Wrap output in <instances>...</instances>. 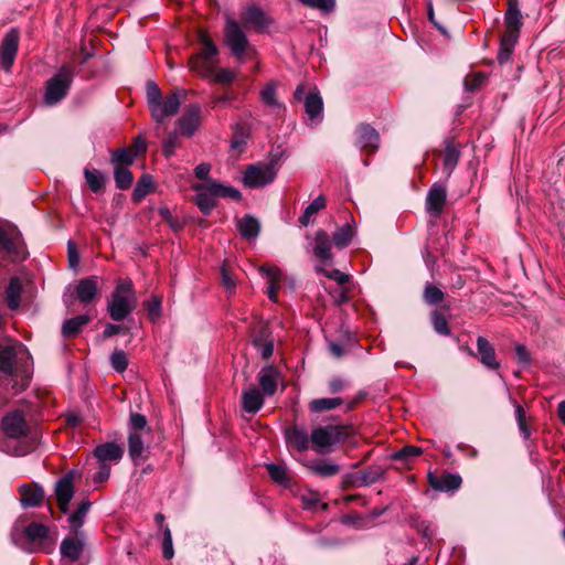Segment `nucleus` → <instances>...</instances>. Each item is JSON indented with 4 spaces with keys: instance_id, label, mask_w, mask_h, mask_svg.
I'll list each match as a JSON object with an SVG mask.
<instances>
[{
    "instance_id": "obj_35",
    "label": "nucleus",
    "mask_w": 565,
    "mask_h": 565,
    "mask_svg": "<svg viewBox=\"0 0 565 565\" xmlns=\"http://www.w3.org/2000/svg\"><path fill=\"white\" fill-rule=\"evenodd\" d=\"M92 507V502L82 501L77 509L68 516L70 529L74 532L75 535H78L82 525L84 524V520Z\"/></svg>"
},
{
    "instance_id": "obj_58",
    "label": "nucleus",
    "mask_w": 565,
    "mask_h": 565,
    "mask_svg": "<svg viewBox=\"0 0 565 565\" xmlns=\"http://www.w3.org/2000/svg\"><path fill=\"white\" fill-rule=\"evenodd\" d=\"M162 535V556L166 559H171L173 557L174 551L172 546V536L169 526L163 527Z\"/></svg>"
},
{
    "instance_id": "obj_16",
    "label": "nucleus",
    "mask_w": 565,
    "mask_h": 565,
    "mask_svg": "<svg viewBox=\"0 0 565 565\" xmlns=\"http://www.w3.org/2000/svg\"><path fill=\"white\" fill-rule=\"evenodd\" d=\"M312 253L322 264H330L333 259L332 242L329 234L323 228L316 232Z\"/></svg>"
},
{
    "instance_id": "obj_54",
    "label": "nucleus",
    "mask_w": 565,
    "mask_h": 565,
    "mask_svg": "<svg viewBox=\"0 0 565 565\" xmlns=\"http://www.w3.org/2000/svg\"><path fill=\"white\" fill-rule=\"evenodd\" d=\"M307 8L317 9L322 12H331L335 8V0H298Z\"/></svg>"
},
{
    "instance_id": "obj_1",
    "label": "nucleus",
    "mask_w": 565,
    "mask_h": 565,
    "mask_svg": "<svg viewBox=\"0 0 565 565\" xmlns=\"http://www.w3.org/2000/svg\"><path fill=\"white\" fill-rule=\"evenodd\" d=\"M191 188L196 193L193 201L204 215L211 214L217 205L218 198H230L234 201H239L242 198L239 190L232 188V185H225L216 180L193 183Z\"/></svg>"
},
{
    "instance_id": "obj_49",
    "label": "nucleus",
    "mask_w": 565,
    "mask_h": 565,
    "mask_svg": "<svg viewBox=\"0 0 565 565\" xmlns=\"http://www.w3.org/2000/svg\"><path fill=\"white\" fill-rule=\"evenodd\" d=\"M143 305L149 320L152 322L158 321L162 316V299L160 297L152 296L149 300L145 301Z\"/></svg>"
},
{
    "instance_id": "obj_8",
    "label": "nucleus",
    "mask_w": 565,
    "mask_h": 565,
    "mask_svg": "<svg viewBox=\"0 0 565 565\" xmlns=\"http://www.w3.org/2000/svg\"><path fill=\"white\" fill-rule=\"evenodd\" d=\"M277 162V158H271L268 161H259L247 166L243 174L244 185L247 189H262V186L274 182L278 172Z\"/></svg>"
},
{
    "instance_id": "obj_43",
    "label": "nucleus",
    "mask_w": 565,
    "mask_h": 565,
    "mask_svg": "<svg viewBox=\"0 0 565 565\" xmlns=\"http://www.w3.org/2000/svg\"><path fill=\"white\" fill-rule=\"evenodd\" d=\"M128 449L132 461L141 459L142 452L145 451V445L142 440V434L138 431H129L128 436Z\"/></svg>"
},
{
    "instance_id": "obj_26",
    "label": "nucleus",
    "mask_w": 565,
    "mask_h": 565,
    "mask_svg": "<svg viewBox=\"0 0 565 565\" xmlns=\"http://www.w3.org/2000/svg\"><path fill=\"white\" fill-rule=\"evenodd\" d=\"M264 395L258 387H249L243 391L242 394V408L250 414H255L264 406Z\"/></svg>"
},
{
    "instance_id": "obj_17",
    "label": "nucleus",
    "mask_w": 565,
    "mask_h": 565,
    "mask_svg": "<svg viewBox=\"0 0 565 565\" xmlns=\"http://www.w3.org/2000/svg\"><path fill=\"white\" fill-rule=\"evenodd\" d=\"M383 473L384 471L379 468V466H374L362 472L349 473L344 477V488L350 486L364 487L372 484L381 480Z\"/></svg>"
},
{
    "instance_id": "obj_12",
    "label": "nucleus",
    "mask_w": 565,
    "mask_h": 565,
    "mask_svg": "<svg viewBox=\"0 0 565 565\" xmlns=\"http://www.w3.org/2000/svg\"><path fill=\"white\" fill-rule=\"evenodd\" d=\"M74 478L75 471L66 472L62 479L57 480L54 486V495L56 498V503L63 514H66L68 511V505L74 498Z\"/></svg>"
},
{
    "instance_id": "obj_53",
    "label": "nucleus",
    "mask_w": 565,
    "mask_h": 565,
    "mask_svg": "<svg viewBox=\"0 0 565 565\" xmlns=\"http://www.w3.org/2000/svg\"><path fill=\"white\" fill-rule=\"evenodd\" d=\"M433 328L435 331L441 335H449L451 333L448 321L445 316H443L439 311L433 312Z\"/></svg>"
},
{
    "instance_id": "obj_51",
    "label": "nucleus",
    "mask_w": 565,
    "mask_h": 565,
    "mask_svg": "<svg viewBox=\"0 0 565 565\" xmlns=\"http://www.w3.org/2000/svg\"><path fill=\"white\" fill-rule=\"evenodd\" d=\"M423 298L427 303L436 305L444 300V292L438 287L431 285V282H427L424 288Z\"/></svg>"
},
{
    "instance_id": "obj_55",
    "label": "nucleus",
    "mask_w": 565,
    "mask_h": 565,
    "mask_svg": "<svg viewBox=\"0 0 565 565\" xmlns=\"http://www.w3.org/2000/svg\"><path fill=\"white\" fill-rule=\"evenodd\" d=\"M237 73L230 68H222L217 72L215 71L214 74L211 76V81L213 83L218 84H231L235 81Z\"/></svg>"
},
{
    "instance_id": "obj_28",
    "label": "nucleus",
    "mask_w": 565,
    "mask_h": 565,
    "mask_svg": "<svg viewBox=\"0 0 565 565\" xmlns=\"http://www.w3.org/2000/svg\"><path fill=\"white\" fill-rule=\"evenodd\" d=\"M286 439L287 444L294 446L300 452L307 451L311 441L308 431L299 427L287 429Z\"/></svg>"
},
{
    "instance_id": "obj_3",
    "label": "nucleus",
    "mask_w": 565,
    "mask_h": 565,
    "mask_svg": "<svg viewBox=\"0 0 565 565\" xmlns=\"http://www.w3.org/2000/svg\"><path fill=\"white\" fill-rule=\"evenodd\" d=\"M199 41L202 49L191 55L189 67L200 77L211 78L220 65V50L206 31L199 32Z\"/></svg>"
},
{
    "instance_id": "obj_30",
    "label": "nucleus",
    "mask_w": 565,
    "mask_h": 565,
    "mask_svg": "<svg viewBox=\"0 0 565 565\" xmlns=\"http://www.w3.org/2000/svg\"><path fill=\"white\" fill-rule=\"evenodd\" d=\"M98 292V285L96 277L84 278L78 281L76 294L83 303H88L94 300Z\"/></svg>"
},
{
    "instance_id": "obj_21",
    "label": "nucleus",
    "mask_w": 565,
    "mask_h": 565,
    "mask_svg": "<svg viewBox=\"0 0 565 565\" xmlns=\"http://www.w3.org/2000/svg\"><path fill=\"white\" fill-rule=\"evenodd\" d=\"M477 350L482 365L491 370H497L501 366L497 359L494 347L487 338L482 335L477 338Z\"/></svg>"
},
{
    "instance_id": "obj_46",
    "label": "nucleus",
    "mask_w": 565,
    "mask_h": 565,
    "mask_svg": "<svg viewBox=\"0 0 565 565\" xmlns=\"http://www.w3.org/2000/svg\"><path fill=\"white\" fill-rule=\"evenodd\" d=\"M423 454V449L419 446L415 445H405L403 449L395 451L392 454V459L394 461H403L404 463H409L413 459L420 456Z\"/></svg>"
},
{
    "instance_id": "obj_15",
    "label": "nucleus",
    "mask_w": 565,
    "mask_h": 565,
    "mask_svg": "<svg viewBox=\"0 0 565 565\" xmlns=\"http://www.w3.org/2000/svg\"><path fill=\"white\" fill-rule=\"evenodd\" d=\"M356 145L367 153H373L380 147V135L374 127L361 124L355 129Z\"/></svg>"
},
{
    "instance_id": "obj_44",
    "label": "nucleus",
    "mask_w": 565,
    "mask_h": 565,
    "mask_svg": "<svg viewBox=\"0 0 565 565\" xmlns=\"http://www.w3.org/2000/svg\"><path fill=\"white\" fill-rule=\"evenodd\" d=\"M84 178L90 191L102 192L105 186V177L103 172L96 169H84Z\"/></svg>"
},
{
    "instance_id": "obj_5",
    "label": "nucleus",
    "mask_w": 565,
    "mask_h": 565,
    "mask_svg": "<svg viewBox=\"0 0 565 565\" xmlns=\"http://www.w3.org/2000/svg\"><path fill=\"white\" fill-rule=\"evenodd\" d=\"M223 43L238 63H245L257 54L239 22L232 18L226 19L223 30Z\"/></svg>"
},
{
    "instance_id": "obj_37",
    "label": "nucleus",
    "mask_w": 565,
    "mask_h": 565,
    "mask_svg": "<svg viewBox=\"0 0 565 565\" xmlns=\"http://www.w3.org/2000/svg\"><path fill=\"white\" fill-rule=\"evenodd\" d=\"M90 316L78 315L63 322L62 332L64 337H74L83 330V326L90 322Z\"/></svg>"
},
{
    "instance_id": "obj_41",
    "label": "nucleus",
    "mask_w": 565,
    "mask_h": 565,
    "mask_svg": "<svg viewBox=\"0 0 565 565\" xmlns=\"http://www.w3.org/2000/svg\"><path fill=\"white\" fill-rule=\"evenodd\" d=\"M153 190V181L150 174H142L131 193V200L139 203Z\"/></svg>"
},
{
    "instance_id": "obj_63",
    "label": "nucleus",
    "mask_w": 565,
    "mask_h": 565,
    "mask_svg": "<svg viewBox=\"0 0 565 565\" xmlns=\"http://www.w3.org/2000/svg\"><path fill=\"white\" fill-rule=\"evenodd\" d=\"M159 214L161 215V217L163 220H166L167 223L170 224V227H172L173 230H180L181 228V224H180V221L179 218L174 217L170 211V207L168 206H160L159 207Z\"/></svg>"
},
{
    "instance_id": "obj_24",
    "label": "nucleus",
    "mask_w": 565,
    "mask_h": 565,
    "mask_svg": "<svg viewBox=\"0 0 565 565\" xmlns=\"http://www.w3.org/2000/svg\"><path fill=\"white\" fill-rule=\"evenodd\" d=\"M278 373L275 366H266L258 372V385L264 396H273L277 392Z\"/></svg>"
},
{
    "instance_id": "obj_47",
    "label": "nucleus",
    "mask_w": 565,
    "mask_h": 565,
    "mask_svg": "<svg viewBox=\"0 0 565 565\" xmlns=\"http://www.w3.org/2000/svg\"><path fill=\"white\" fill-rule=\"evenodd\" d=\"M262 103L265 104L268 107L273 108H280L281 105L278 103L277 99V83L270 82L265 85V87L262 88L259 93Z\"/></svg>"
},
{
    "instance_id": "obj_64",
    "label": "nucleus",
    "mask_w": 565,
    "mask_h": 565,
    "mask_svg": "<svg viewBox=\"0 0 565 565\" xmlns=\"http://www.w3.org/2000/svg\"><path fill=\"white\" fill-rule=\"evenodd\" d=\"M515 355L516 360L520 364L524 366H530L531 364V353L526 349L524 344H516L515 345Z\"/></svg>"
},
{
    "instance_id": "obj_14",
    "label": "nucleus",
    "mask_w": 565,
    "mask_h": 565,
    "mask_svg": "<svg viewBox=\"0 0 565 565\" xmlns=\"http://www.w3.org/2000/svg\"><path fill=\"white\" fill-rule=\"evenodd\" d=\"M427 480L430 487L439 492H455L462 486V477L458 473L438 476L434 472H428Z\"/></svg>"
},
{
    "instance_id": "obj_59",
    "label": "nucleus",
    "mask_w": 565,
    "mask_h": 565,
    "mask_svg": "<svg viewBox=\"0 0 565 565\" xmlns=\"http://www.w3.org/2000/svg\"><path fill=\"white\" fill-rule=\"evenodd\" d=\"M178 147H179L178 135H177V131H173L163 140V145H162L163 156L166 158H171V156H173V153Z\"/></svg>"
},
{
    "instance_id": "obj_62",
    "label": "nucleus",
    "mask_w": 565,
    "mask_h": 565,
    "mask_svg": "<svg viewBox=\"0 0 565 565\" xmlns=\"http://www.w3.org/2000/svg\"><path fill=\"white\" fill-rule=\"evenodd\" d=\"M301 504L305 509H316L320 503V498L317 492H308L300 497Z\"/></svg>"
},
{
    "instance_id": "obj_31",
    "label": "nucleus",
    "mask_w": 565,
    "mask_h": 565,
    "mask_svg": "<svg viewBox=\"0 0 565 565\" xmlns=\"http://www.w3.org/2000/svg\"><path fill=\"white\" fill-rule=\"evenodd\" d=\"M356 235V224L345 223L344 225L337 228L333 234V243L338 248H345L352 243L353 237Z\"/></svg>"
},
{
    "instance_id": "obj_36",
    "label": "nucleus",
    "mask_w": 565,
    "mask_h": 565,
    "mask_svg": "<svg viewBox=\"0 0 565 565\" xmlns=\"http://www.w3.org/2000/svg\"><path fill=\"white\" fill-rule=\"evenodd\" d=\"M253 345L259 351L262 358L268 359L274 354V340L270 339L267 330H262L252 341Z\"/></svg>"
},
{
    "instance_id": "obj_23",
    "label": "nucleus",
    "mask_w": 565,
    "mask_h": 565,
    "mask_svg": "<svg viewBox=\"0 0 565 565\" xmlns=\"http://www.w3.org/2000/svg\"><path fill=\"white\" fill-rule=\"evenodd\" d=\"M246 25L254 26L257 30H264L269 26L271 20L263 9L257 6H249L242 14Z\"/></svg>"
},
{
    "instance_id": "obj_39",
    "label": "nucleus",
    "mask_w": 565,
    "mask_h": 565,
    "mask_svg": "<svg viewBox=\"0 0 565 565\" xmlns=\"http://www.w3.org/2000/svg\"><path fill=\"white\" fill-rule=\"evenodd\" d=\"M306 111L311 120H320L323 102L319 93H309L305 99Z\"/></svg>"
},
{
    "instance_id": "obj_38",
    "label": "nucleus",
    "mask_w": 565,
    "mask_h": 565,
    "mask_svg": "<svg viewBox=\"0 0 565 565\" xmlns=\"http://www.w3.org/2000/svg\"><path fill=\"white\" fill-rule=\"evenodd\" d=\"M19 235L14 232H8L4 227L0 226V253L8 256L17 254Z\"/></svg>"
},
{
    "instance_id": "obj_48",
    "label": "nucleus",
    "mask_w": 565,
    "mask_h": 565,
    "mask_svg": "<svg viewBox=\"0 0 565 565\" xmlns=\"http://www.w3.org/2000/svg\"><path fill=\"white\" fill-rule=\"evenodd\" d=\"M114 180L117 189L128 190L132 184L134 177L129 168H115Z\"/></svg>"
},
{
    "instance_id": "obj_42",
    "label": "nucleus",
    "mask_w": 565,
    "mask_h": 565,
    "mask_svg": "<svg viewBox=\"0 0 565 565\" xmlns=\"http://www.w3.org/2000/svg\"><path fill=\"white\" fill-rule=\"evenodd\" d=\"M309 470L311 473L320 477H332L335 476L341 471V468L339 465L327 461V460H319L315 463L309 466Z\"/></svg>"
},
{
    "instance_id": "obj_13",
    "label": "nucleus",
    "mask_w": 565,
    "mask_h": 565,
    "mask_svg": "<svg viewBox=\"0 0 565 565\" xmlns=\"http://www.w3.org/2000/svg\"><path fill=\"white\" fill-rule=\"evenodd\" d=\"M24 536L28 541L35 544L39 551L50 552L53 547V543L50 539V529L45 524L33 521L25 526Z\"/></svg>"
},
{
    "instance_id": "obj_19",
    "label": "nucleus",
    "mask_w": 565,
    "mask_h": 565,
    "mask_svg": "<svg viewBox=\"0 0 565 565\" xmlns=\"http://www.w3.org/2000/svg\"><path fill=\"white\" fill-rule=\"evenodd\" d=\"M200 106H191L184 115L178 120V130L180 135L191 137L196 131L201 121Z\"/></svg>"
},
{
    "instance_id": "obj_22",
    "label": "nucleus",
    "mask_w": 565,
    "mask_h": 565,
    "mask_svg": "<svg viewBox=\"0 0 565 565\" xmlns=\"http://www.w3.org/2000/svg\"><path fill=\"white\" fill-rule=\"evenodd\" d=\"M124 449L121 445L116 444L114 441L104 443L97 445L93 450V455L98 461L107 462L108 461H119L122 459Z\"/></svg>"
},
{
    "instance_id": "obj_32",
    "label": "nucleus",
    "mask_w": 565,
    "mask_h": 565,
    "mask_svg": "<svg viewBox=\"0 0 565 565\" xmlns=\"http://www.w3.org/2000/svg\"><path fill=\"white\" fill-rule=\"evenodd\" d=\"M15 348L6 345L0 348V373L13 375L15 373Z\"/></svg>"
},
{
    "instance_id": "obj_7",
    "label": "nucleus",
    "mask_w": 565,
    "mask_h": 565,
    "mask_svg": "<svg viewBox=\"0 0 565 565\" xmlns=\"http://www.w3.org/2000/svg\"><path fill=\"white\" fill-rule=\"evenodd\" d=\"M135 290L129 279L119 280L113 290L108 312L114 321H122L135 308Z\"/></svg>"
},
{
    "instance_id": "obj_20",
    "label": "nucleus",
    "mask_w": 565,
    "mask_h": 565,
    "mask_svg": "<svg viewBox=\"0 0 565 565\" xmlns=\"http://www.w3.org/2000/svg\"><path fill=\"white\" fill-rule=\"evenodd\" d=\"M20 503L24 508L39 507L44 502L45 492L43 487L36 483L22 484L19 488Z\"/></svg>"
},
{
    "instance_id": "obj_45",
    "label": "nucleus",
    "mask_w": 565,
    "mask_h": 565,
    "mask_svg": "<svg viewBox=\"0 0 565 565\" xmlns=\"http://www.w3.org/2000/svg\"><path fill=\"white\" fill-rule=\"evenodd\" d=\"M343 399L340 397H323L312 399L309 404V409L315 413H321L326 411H330L341 406Z\"/></svg>"
},
{
    "instance_id": "obj_50",
    "label": "nucleus",
    "mask_w": 565,
    "mask_h": 565,
    "mask_svg": "<svg viewBox=\"0 0 565 565\" xmlns=\"http://www.w3.org/2000/svg\"><path fill=\"white\" fill-rule=\"evenodd\" d=\"M267 473L276 483L287 484L289 482L288 471L285 466L278 463H268Z\"/></svg>"
},
{
    "instance_id": "obj_2",
    "label": "nucleus",
    "mask_w": 565,
    "mask_h": 565,
    "mask_svg": "<svg viewBox=\"0 0 565 565\" xmlns=\"http://www.w3.org/2000/svg\"><path fill=\"white\" fill-rule=\"evenodd\" d=\"M505 30L501 36L498 61L503 64L511 60V54L520 38L522 15L519 0H508V9L504 13Z\"/></svg>"
},
{
    "instance_id": "obj_27",
    "label": "nucleus",
    "mask_w": 565,
    "mask_h": 565,
    "mask_svg": "<svg viewBox=\"0 0 565 565\" xmlns=\"http://www.w3.org/2000/svg\"><path fill=\"white\" fill-rule=\"evenodd\" d=\"M61 553L63 558H67L71 562H76L81 558L83 553V540L75 536H68L62 540Z\"/></svg>"
},
{
    "instance_id": "obj_9",
    "label": "nucleus",
    "mask_w": 565,
    "mask_h": 565,
    "mask_svg": "<svg viewBox=\"0 0 565 565\" xmlns=\"http://www.w3.org/2000/svg\"><path fill=\"white\" fill-rule=\"evenodd\" d=\"M350 426H333L329 424L324 427H318L310 434V440L316 451L326 449V447L344 443L350 435Z\"/></svg>"
},
{
    "instance_id": "obj_29",
    "label": "nucleus",
    "mask_w": 565,
    "mask_h": 565,
    "mask_svg": "<svg viewBox=\"0 0 565 565\" xmlns=\"http://www.w3.org/2000/svg\"><path fill=\"white\" fill-rule=\"evenodd\" d=\"M22 291L23 287L20 278H10L8 287L4 290V299L10 310H17L20 306Z\"/></svg>"
},
{
    "instance_id": "obj_52",
    "label": "nucleus",
    "mask_w": 565,
    "mask_h": 565,
    "mask_svg": "<svg viewBox=\"0 0 565 565\" xmlns=\"http://www.w3.org/2000/svg\"><path fill=\"white\" fill-rule=\"evenodd\" d=\"M110 362L113 369H115V371L118 373L125 372L129 364L128 356L122 350L114 351L110 356Z\"/></svg>"
},
{
    "instance_id": "obj_11",
    "label": "nucleus",
    "mask_w": 565,
    "mask_h": 565,
    "mask_svg": "<svg viewBox=\"0 0 565 565\" xmlns=\"http://www.w3.org/2000/svg\"><path fill=\"white\" fill-rule=\"evenodd\" d=\"M20 33L15 29H11L4 33L0 44V65L7 73L11 72L15 62V55L19 49Z\"/></svg>"
},
{
    "instance_id": "obj_25",
    "label": "nucleus",
    "mask_w": 565,
    "mask_h": 565,
    "mask_svg": "<svg viewBox=\"0 0 565 565\" xmlns=\"http://www.w3.org/2000/svg\"><path fill=\"white\" fill-rule=\"evenodd\" d=\"M444 146L443 166L448 171V175H450L461 158V150L454 138H447L444 141Z\"/></svg>"
},
{
    "instance_id": "obj_18",
    "label": "nucleus",
    "mask_w": 565,
    "mask_h": 565,
    "mask_svg": "<svg viewBox=\"0 0 565 565\" xmlns=\"http://www.w3.org/2000/svg\"><path fill=\"white\" fill-rule=\"evenodd\" d=\"M447 191L444 184L435 183L426 196V210L428 213L438 216L441 214L446 203Z\"/></svg>"
},
{
    "instance_id": "obj_57",
    "label": "nucleus",
    "mask_w": 565,
    "mask_h": 565,
    "mask_svg": "<svg viewBox=\"0 0 565 565\" xmlns=\"http://www.w3.org/2000/svg\"><path fill=\"white\" fill-rule=\"evenodd\" d=\"M147 429V418L141 413H130L129 431L143 433Z\"/></svg>"
},
{
    "instance_id": "obj_61",
    "label": "nucleus",
    "mask_w": 565,
    "mask_h": 565,
    "mask_svg": "<svg viewBox=\"0 0 565 565\" xmlns=\"http://www.w3.org/2000/svg\"><path fill=\"white\" fill-rule=\"evenodd\" d=\"M235 98H236V95L233 93H225L223 95H214L210 99V106L212 108L224 107L227 105V103H231V100H233Z\"/></svg>"
},
{
    "instance_id": "obj_60",
    "label": "nucleus",
    "mask_w": 565,
    "mask_h": 565,
    "mask_svg": "<svg viewBox=\"0 0 565 565\" xmlns=\"http://www.w3.org/2000/svg\"><path fill=\"white\" fill-rule=\"evenodd\" d=\"M99 467L98 471L93 476V481L95 483H103L109 480L111 473V466L107 462L98 461Z\"/></svg>"
},
{
    "instance_id": "obj_33",
    "label": "nucleus",
    "mask_w": 565,
    "mask_h": 565,
    "mask_svg": "<svg viewBox=\"0 0 565 565\" xmlns=\"http://www.w3.org/2000/svg\"><path fill=\"white\" fill-rule=\"evenodd\" d=\"M260 230L259 221L253 215H244L238 218V232L245 238H255Z\"/></svg>"
},
{
    "instance_id": "obj_56",
    "label": "nucleus",
    "mask_w": 565,
    "mask_h": 565,
    "mask_svg": "<svg viewBox=\"0 0 565 565\" xmlns=\"http://www.w3.org/2000/svg\"><path fill=\"white\" fill-rule=\"evenodd\" d=\"M317 271L329 279L335 280L339 286H345V284L350 280L349 275L343 274V271H341L340 269H337V268L331 269V270L318 268Z\"/></svg>"
},
{
    "instance_id": "obj_4",
    "label": "nucleus",
    "mask_w": 565,
    "mask_h": 565,
    "mask_svg": "<svg viewBox=\"0 0 565 565\" xmlns=\"http://www.w3.org/2000/svg\"><path fill=\"white\" fill-rule=\"evenodd\" d=\"M147 102L150 115L157 122L178 114L181 105L179 92H172L163 96L161 88L153 82L147 83Z\"/></svg>"
},
{
    "instance_id": "obj_10",
    "label": "nucleus",
    "mask_w": 565,
    "mask_h": 565,
    "mask_svg": "<svg viewBox=\"0 0 565 565\" xmlns=\"http://www.w3.org/2000/svg\"><path fill=\"white\" fill-rule=\"evenodd\" d=\"M1 428L9 439L24 438L30 431L29 424L22 411L7 413L1 420Z\"/></svg>"
},
{
    "instance_id": "obj_34",
    "label": "nucleus",
    "mask_w": 565,
    "mask_h": 565,
    "mask_svg": "<svg viewBox=\"0 0 565 565\" xmlns=\"http://www.w3.org/2000/svg\"><path fill=\"white\" fill-rule=\"evenodd\" d=\"M110 162L115 168H130L136 159V152L129 148H117L111 151Z\"/></svg>"
},
{
    "instance_id": "obj_6",
    "label": "nucleus",
    "mask_w": 565,
    "mask_h": 565,
    "mask_svg": "<svg viewBox=\"0 0 565 565\" xmlns=\"http://www.w3.org/2000/svg\"><path fill=\"white\" fill-rule=\"evenodd\" d=\"M75 75L73 63H66L45 84L44 104L54 106L67 95Z\"/></svg>"
},
{
    "instance_id": "obj_40",
    "label": "nucleus",
    "mask_w": 565,
    "mask_h": 565,
    "mask_svg": "<svg viewBox=\"0 0 565 565\" xmlns=\"http://www.w3.org/2000/svg\"><path fill=\"white\" fill-rule=\"evenodd\" d=\"M326 206V199L323 194L317 196L315 201L307 205L305 212L299 216L298 221L301 225L308 226L317 213L322 211Z\"/></svg>"
}]
</instances>
